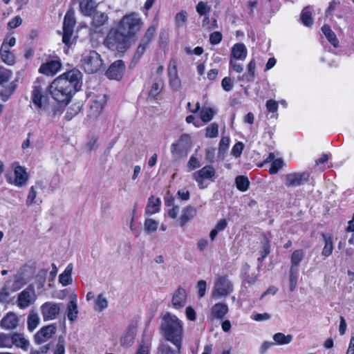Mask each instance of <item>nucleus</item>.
Segmentation results:
<instances>
[{
	"instance_id": "63",
	"label": "nucleus",
	"mask_w": 354,
	"mask_h": 354,
	"mask_svg": "<svg viewBox=\"0 0 354 354\" xmlns=\"http://www.w3.org/2000/svg\"><path fill=\"white\" fill-rule=\"evenodd\" d=\"M266 106L269 112L274 113L278 110V103L275 100H269L266 102Z\"/></svg>"
},
{
	"instance_id": "41",
	"label": "nucleus",
	"mask_w": 354,
	"mask_h": 354,
	"mask_svg": "<svg viewBox=\"0 0 354 354\" xmlns=\"http://www.w3.org/2000/svg\"><path fill=\"white\" fill-rule=\"evenodd\" d=\"M235 183L237 189L241 192H245L250 186L248 178L244 176H239L235 179Z\"/></svg>"
},
{
	"instance_id": "5",
	"label": "nucleus",
	"mask_w": 354,
	"mask_h": 354,
	"mask_svg": "<svg viewBox=\"0 0 354 354\" xmlns=\"http://www.w3.org/2000/svg\"><path fill=\"white\" fill-rule=\"evenodd\" d=\"M81 63L87 73H97L103 65L100 54L95 50H86L82 55Z\"/></svg>"
},
{
	"instance_id": "7",
	"label": "nucleus",
	"mask_w": 354,
	"mask_h": 354,
	"mask_svg": "<svg viewBox=\"0 0 354 354\" xmlns=\"http://www.w3.org/2000/svg\"><path fill=\"white\" fill-rule=\"evenodd\" d=\"M31 98L39 114L48 111L49 108L48 97L44 95L43 88L38 79L34 82Z\"/></svg>"
},
{
	"instance_id": "15",
	"label": "nucleus",
	"mask_w": 354,
	"mask_h": 354,
	"mask_svg": "<svg viewBox=\"0 0 354 354\" xmlns=\"http://www.w3.org/2000/svg\"><path fill=\"white\" fill-rule=\"evenodd\" d=\"M310 176L307 171L290 173L285 176V185L287 187H298L306 183Z\"/></svg>"
},
{
	"instance_id": "51",
	"label": "nucleus",
	"mask_w": 354,
	"mask_h": 354,
	"mask_svg": "<svg viewBox=\"0 0 354 354\" xmlns=\"http://www.w3.org/2000/svg\"><path fill=\"white\" fill-rule=\"evenodd\" d=\"M156 33V28L153 26L149 27L146 31L145 35L143 36L140 43L145 44L147 46L151 41L153 37H154Z\"/></svg>"
},
{
	"instance_id": "54",
	"label": "nucleus",
	"mask_w": 354,
	"mask_h": 354,
	"mask_svg": "<svg viewBox=\"0 0 354 354\" xmlns=\"http://www.w3.org/2000/svg\"><path fill=\"white\" fill-rule=\"evenodd\" d=\"M196 11L200 15H205L206 13L209 12L211 10V8L207 5L206 3L203 1H200L196 6Z\"/></svg>"
},
{
	"instance_id": "55",
	"label": "nucleus",
	"mask_w": 354,
	"mask_h": 354,
	"mask_svg": "<svg viewBox=\"0 0 354 354\" xmlns=\"http://www.w3.org/2000/svg\"><path fill=\"white\" fill-rule=\"evenodd\" d=\"M270 241L266 238H265L264 241L263 242V244H262V247H261V261L263 260V259L268 254H269V253H270ZM259 260H260V259H259Z\"/></svg>"
},
{
	"instance_id": "35",
	"label": "nucleus",
	"mask_w": 354,
	"mask_h": 354,
	"mask_svg": "<svg viewBox=\"0 0 354 354\" xmlns=\"http://www.w3.org/2000/svg\"><path fill=\"white\" fill-rule=\"evenodd\" d=\"M92 26L95 28L101 27L107 23L109 17L105 12L96 11L93 12Z\"/></svg>"
},
{
	"instance_id": "25",
	"label": "nucleus",
	"mask_w": 354,
	"mask_h": 354,
	"mask_svg": "<svg viewBox=\"0 0 354 354\" xmlns=\"http://www.w3.org/2000/svg\"><path fill=\"white\" fill-rule=\"evenodd\" d=\"M322 239L324 240V245L322 251V257L326 258L332 254L334 245L333 241V237L330 234H322Z\"/></svg>"
},
{
	"instance_id": "11",
	"label": "nucleus",
	"mask_w": 354,
	"mask_h": 354,
	"mask_svg": "<svg viewBox=\"0 0 354 354\" xmlns=\"http://www.w3.org/2000/svg\"><path fill=\"white\" fill-rule=\"evenodd\" d=\"M216 171L213 166L206 165L200 170L193 174V178L197 182L200 189H204L206 186L204 181L209 180L214 182L215 180Z\"/></svg>"
},
{
	"instance_id": "17",
	"label": "nucleus",
	"mask_w": 354,
	"mask_h": 354,
	"mask_svg": "<svg viewBox=\"0 0 354 354\" xmlns=\"http://www.w3.org/2000/svg\"><path fill=\"white\" fill-rule=\"evenodd\" d=\"M168 76L171 87L178 91L181 87V81L178 76L177 64L175 60L171 59L168 66Z\"/></svg>"
},
{
	"instance_id": "9",
	"label": "nucleus",
	"mask_w": 354,
	"mask_h": 354,
	"mask_svg": "<svg viewBox=\"0 0 354 354\" xmlns=\"http://www.w3.org/2000/svg\"><path fill=\"white\" fill-rule=\"evenodd\" d=\"M6 182L17 187H23L28 183L29 175L24 167L15 166L13 171L6 172L5 174Z\"/></svg>"
},
{
	"instance_id": "36",
	"label": "nucleus",
	"mask_w": 354,
	"mask_h": 354,
	"mask_svg": "<svg viewBox=\"0 0 354 354\" xmlns=\"http://www.w3.org/2000/svg\"><path fill=\"white\" fill-rule=\"evenodd\" d=\"M322 32L328 39V41L334 46L337 47L338 40L336 37L335 32L331 30L329 26L324 25L322 28Z\"/></svg>"
},
{
	"instance_id": "50",
	"label": "nucleus",
	"mask_w": 354,
	"mask_h": 354,
	"mask_svg": "<svg viewBox=\"0 0 354 354\" xmlns=\"http://www.w3.org/2000/svg\"><path fill=\"white\" fill-rule=\"evenodd\" d=\"M187 21V12L185 10L177 13L175 17V24L178 28L183 27L185 25Z\"/></svg>"
},
{
	"instance_id": "34",
	"label": "nucleus",
	"mask_w": 354,
	"mask_h": 354,
	"mask_svg": "<svg viewBox=\"0 0 354 354\" xmlns=\"http://www.w3.org/2000/svg\"><path fill=\"white\" fill-rule=\"evenodd\" d=\"M39 189V185H32L30 187L27 198L26 200V204L27 206H30L32 204L38 203L41 201L37 198L38 194V190Z\"/></svg>"
},
{
	"instance_id": "60",
	"label": "nucleus",
	"mask_w": 354,
	"mask_h": 354,
	"mask_svg": "<svg viewBox=\"0 0 354 354\" xmlns=\"http://www.w3.org/2000/svg\"><path fill=\"white\" fill-rule=\"evenodd\" d=\"M221 86L225 91H230L233 88V83L229 77H225L221 82Z\"/></svg>"
},
{
	"instance_id": "3",
	"label": "nucleus",
	"mask_w": 354,
	"mask_h": 354,
	"mask_svg": "<svg viewBox=\"0 0 354 354\" xmlns=\"http://www.w3.org/2000/svg\"><path fill=\"white\" fill-rule=\"evenodd\" d=\"M104 44L111 50L124 53L129 47V37L119 28L111 30L106 37Z\"/></svg>"
},
{
	"instance_id": "40",
	"label": "nucleus",
	"mask_w": 354,
	"mask_h": 354,
	"mask_svg": "<svg viewBox=\"0 0 354 354\" xmlns=\"http://www.w3.org/2000/svg\"><path fill=\"white\" fill-rule=\"evenodd\" d=\"M227 226V222L225 219H221L216 225L215 227L212 229L209 233V237L212 241H214L218 234V232L224 230Z\"/></svg>"
},
{
	"instance_id": "37",
	"label": "nucleus",
	"mask_w": 354,
	"mask_h": 354,
	"mask_svg": "<svg viewBox=\"0 0 354 354\" xmlns=\"http://www.w3.org/2000/svg\"><path fill=\"white\" fill-rule=\"evenodd\" d=\"M159 223L152 218H146L144 223V229L145 232L150 235L156 232Z\"/></svg>"
},
{
	"instance_id": "30",
	"label": "nucleus",
	"mask_w": 354,
	"mask_h": 354,
	"mask_svg": "<svg viewBox=\"0 0 354 354\" xmlns=\"http://www.w3.org/2000/svg\"><path fill=\"white\" fill-rule=\"evenodd\" d=\"M247 49L243 44H236L232 49V56L234 59L245 60L247 57Z\"/></svg>"
},
{
	"instance_id": "33",
	"label": "nucleus",
	"mask_w": 354,
	"mask_h": 354,
	"mask_svg": "<svg viewBox=\"0 0 354 354\" xmlns=\"http://www.w3.org/2000/svg\"><path fill=\"white\" fill-rule=\"evenodd\" d=\"M255 68H256V63L254 59H252L248 65V73L245 74H243L241 76L238 77V80L239 81H246L248 82H253L254 80V75H255Z\"/></svg>"
},
{
	"instance_id": "47",
	"label": "nucleus",
	"mask_w": 354,
	"mask_h": 354,
	"mask_svg": "<svg viewBox=\"0 0 354 354\" xmlns=\"http://www.w3.org/2000/svg\"><path fill=\"white\" fill-rule=\"evenodd\" d=\"M12 347V335L0 333V348H10Z\"/></svg>"
},
{
	"instance_id": "23",
	"label": "nucleus",
	"mask_w": 354,
	"mask_h": 354,
	"mask_svg": "<svg viewBox=\"0 0 354 354\" xmlns=\"http://www.w3.org/2000/svg\"><path fill=\"white\" fill-rule=\"evenodd\" d=\"M97 3L95 0H80V9L85 16H91L95 12Z\"/></svg>"
},
{
	"instance_id": "24",
	"label": "nucleus",
	"mask_w": 354,
	"mask_h": 354,
	"mask_svg": "<svg viewBox=\"0 0 354 354\" xmlns=\"http://www.w3.org/2000/svg\"><path fill=\"white\" fill-rule=\"evenodd\" d=\"M77 295H73L71 297V301L67 305V317L71 322H73L77 318Z\"/></svg>"
},
{
	"instance_id": "4",
	"label": "nucleus",
	"mask_w": 354,
	"mask_h": 354,
	"mask_svg": "<svg viewBox=\"0 0 354 354\" xmlns=\"http://www.w3.org/2000/svg\"><path fill=\"white\" fill-rule=\"evenodd\" d=\"M142 25V21L139 15L132 12L122 18L118 28L131 38L140 30Z\"/></svg>"
},
{
	"instance_id": "2",
	"label": "nucleus",
	"mask_w": 354,
	"mask_h": 354,
	"mask_svg": "<svg viewBox=\"0 0 354 354\" xmlns=\"http://www.w3.org/2000/svg\"><path fill=\"white\" fill-rule=\"evenodd\" d=\"M160 329L165 339L171 342L180 353L184 333L183 322L176 315L167 313L162 317Z\"/></svg>"
},
{
	"instance_id": "31",
	"label": "nucleus",
	"mask_w": 354,
	"mask_h": 354,
	"mask_svg": "<svg viewBox=\"0 0 354 354\" xmlns=\"http://www.w3.org/2000/svg\"><path fill=\"white\" fill-rule=\"evenodd\" d=\"M228 306L224 303H217L214 304L211 312L212 315L217 319H223L225 315L228 313Z\"/></svg>"
},
{
	"instance_id": "52",
	"label": "nucleus",
	"mask_w": 354,
	"mask_h": 354,
	"mask_svg": "<svg viewBox=\"0 0 354 354\" xmlns=\"http://www.w3.org/2000/svg\"><path fill=\"white\" fill-rule=\"evenodd\" d=\"M283 162L281 159H276L274 160L272 164L271 167L269 169V173L270 174H277L279 169H281L283 167Z\"/></svg>"
},
{
	"instance_id": "18",
	"label": "nucleus",
	"mask_w": 354,
	"mask_h": 354,
	"mask_svg": "<svg viewBox=\"0 0 354 354\" xmlns=\"http://www.w3.org/2000/svg\"><path fill=\"white\" fill-rule=\"evenodd\" d=\"M55 332L56 326L54 324L42 327L35 335V342L38 344L44 343L50 339Z\"/></svg>"
},
{
	"instance_id": "13",
	"label": "nucleus",
	"mask_w": 354,
	"mask_h": 354,
	"mask_svg": "<svg viewBox=\"0 0 354 354\" xmlns=\"http://www.w3.org/2000/svg\"><path fill=\"white\" fill-rule=\"evenodd\" d=\"M61 59L56 57L42 63L38 70L39 73L46 76L53 77L61 71Z\"/></svg>"
},
{
	"instance_id": "20",
	"label": "nucleus",
	"mask_w": 354,
	"mask_h": 354,
	"mask_svg": "<svg viewBox=\"0 0 354 354\" xmlns=\"http://www.w3.org/2000/svg\"><path fill=\"white\" fill-rule=\"evenodd\" d=\"M186 301V290L184 288L179 287L173 294L171 298L172 306L176 309H180L185 306Z\"/></svg>"
},
{
	"instance_id": "38",
	"label": "nucleus",
	"mask_w": 354,
	"mask_h": 354,
	"mask_svg": "<svg viewBox=\"0 0 354 354\" xmlns=\"http://www.w3.org/2000/svg\"><path fill=\"white\" fill-rule=\"evenodd\" d=\"M40 319L37 313L30 312L28 317L27 324L29 330H34L39 325Z\"/></svg>"
},
{
	"instance_id": "45",
	"label": "nucleus",
	"mask_w": 354,
	"mask_h": 354,
	"mask_svg": "<svg viewBox=\"0 0 354 354\" xmlns=\"http://www.w3.org/2000/svg\"><path fill=\"white\" fill-rule=\"evenodd\" d=\"M216 111L212 108H203L200 112V117L203 122L207 123L210 122Z\"/></svg>"
},
{
	"instance_id": "57",
	"label": "nucleus",
	"mask_w": 354,
	"mask_h": 354,
	"mask_svg": "<svg viewBox=\"0 0 354 354\" xmlns=\"http://www.w3.org/2000/svg\"><path fill=\"white\" fill-rule=\"evenodd\" d=\"M22 23V19L19 16H16L8 23V28L10 30L16 28Z\"/></svg>"
},
{
	"instance_id": "21",
	"label": "nucleus",
	"mask_w": 354,
	"mask_h": 354,
	"mask_svg": "<svg viewBox=\"0 0 354 354\" xmlns=\"http://www.w3.org/2000/svg\"><path fill=\"white\" fill-rule=\"evenodd\" d=\"M136 335V326L130 324L120 338L121 345L126 347L131 346L133 344Z\"/></svg>"
},
{
	"instance_id": "39",
	"label": "nucleus",
	"mask_w": 354,
	"mask_h": 354,
	"mask_svg": "<svg viewBox=\"0 0 354 354\" xmlns=\"http://www.w3.org/2000/svg\"><path fill=\"white\" fill-rule=\"evenodd\" d=\"M292 335H285L282 333H277L273 335V339L277 344L285 345L288 344L292 340Z\"/></svg>"
},
{
	"instance_id": "64",
	"label": "nucleus",
	"mask_w": 354,
	"mask_h": 354,
	"mask_svg": "<svg viewBox=\"0 0 354 354\" xmlns=\"http://www.w3.org/2000/svg\"><path fill=\"white\" fill-rule=\"evenodd\" d=\"M222 39V35L220 32H214L210 35L209 41L212 44H218Z\"/></svg>"
},
{
	"instance_id": "56",
	"label": "nucleus",
	"mask_w": 354,
	"mask_h": 354,
	"mask_svg": "<svg viewBox=\"0 0 354 354\" xmlns=\"http://www.w3.org/2000/svg\"><path fill=\"white\" fill-rule=\"evenodd\" d=\"M16 44V39L14 37H6L1 46V48L6 47V49H10Z\"/></svg>"
},
{
	"instance_id": "26",
	"label": "nucleus",
	"mask_w": 354,
	"mask_h": 354,
	"mask_svg": "<svg viewBox=\"0 0 354 354\" xmlns=\"http://www.w3.org/2000/svg\"><path fill=\"white\" fill-rule=\"evenodd\" d=\"M0 58L1 62L7 66H14L16 63V57L14 53L10 49H6V47H0Z\"/></svg>"
},
{
	"instance_id": "46",
	"label": "nucleus",
	"mask_w": 354,
	"mask_h": 354,
	"mask_svg": "<svg viewBox=\"0 0 354 354\" xmlns=\"http://www.w3.org/2000/svg\"><path fill=\"white\" fill-rule=\"evenodd\" d=\"M163 87V82L159 80L153 83L151 89L149 92V97L151 98L156 97L161 92Z\"/></svg>"
},
{
	"instance_id": "62",
	"label": "nucleus",
	"mask_w": 354,
	"mask_h": 354,
	"mask_svg": "<svg viewBox=\"0 0 354 354\" xmlns=\"http://www.w3.org/2000/svg\"><path fill=\"white\" fill-rule=\"evenodd\" d=\"M159 354H175L171 348L167 344H161L158 347Z\"/></svg>"
},
{
	"instance_id": "43",
	"label": "nucleus",
	"mask_w": 354,
	"mask_h": 354,
	"mask_svg": "<svg viewBox=\"0 0 354 354\" xmlns=\"http://www.w3.org/2000/svg\"><path fill=\"white\" fill-rule=\"evenodd\" d=\"M108 306V301L104 295L101 293L97 295L95 301V309L98 312H102Z\"/></svg>"
},
{
	"instance_id": "53",
	"label": "nucleus",
	"mask_w": 354,
	"mask_h": 354,
	"mask_svg": "<svg viewBox=\"0 0 354 354\" xmlns=\"http://www.w3.org/2000/svg\"><path fill=\"white\" fill-rule=\"evenodd\" d=\"M147 46L140 43L133 57V62H138L145 52Z\"/></svg>"
},
{
	"instance_id": "22",
	"label": "nucleus",
	"mask_w": 354,
	"mask_h": 354,
	"mask_svg": "<svg viewBox=\"0 0 354 354\" xmlns=\"http://www.w3.org/2000/svg\"><path fill=\"white\" fill-rule=\"evenodd\" d=\"M19 318L17 315L12 312L7 313L1 320L0 326L6 330H12L17 327Z\"/></svg>"
},
{
	"instance_id": "12",
	"label": "nucleus",
	"mask_w": 354,
	"mask_h": 354,
	"mask_svg": "<svg viewBox=\"0 0 354 354\" xmlns=\"http://www.w3.org/2000/svg\"><path fill=\"white\" fill-rule=\"evenodd\" d=\"M63 304L47 301L41 306V313L44 320H53L59 314Z\"/></svg>"
},
{
	"instance_id": "59",
	"label": "nucleus",
	"mask_w": 354,
	"mask_h": 354,
	"mask_svg": "<svg viewBox=\"0 0 354 354\" xmlns=\"http://www.w3.org/2000/svg\"><path fill=\"white\" fill-rule=\"evenodd\" d=\"M243 144L241 142L236 143L232 149V153L236 158L239 157L243 149Z\"/></svg>"
},
{
	"instance_id": "8",
	"label": "nucleus",
	"mask_w": 354,
	"mask_h": 354,
	"mask_svg": "<svg viewBox=\"0 0 354 354\" xmlns=\"http://www.w3.org/2000/svg\"><path fill=\"white\" fill-rule=\"evenodd\" d=\"M192 146L191 137L184 133L179 139L171 145V153L176 159H181L187 156Z\"/></svg>"
},
{
	"instance_id": "16",
	"label": "nucleus",
	"mask_w": 354,
	"mask_h": 354,
	"mask_svg": "<svg viewBox=\"0 0 354 354\" xmlns=\"http://www.w3.org/2000/svg\"><path fill=\"white\" fill-rule=\"evenodd\" d=\"M106 102V95L104 94L99 95L95 99L91 100L89 106L88 116L90 118H95L98 117Z\"/></svg>"
},
{
	"instance_id": "27",
	"label": "nucleus",
	"mask_w": 354,
	"mask_h": 354,
	"mask_svg": "<svg viewBox=\"0 0 354 354\" xmlns=\"http://www.w3.org/2000/svg\"><path fill=\"white\" fill-rule=\"evenodd\" d=\"M160 204L161 201L159 198H155L153 196L149 197L145 208V215L151 216L158 212Z\"/></svg>"
},
{
	"instance_id": "29",
	"label": "nucleus",
	"mask_w": 354,
	"mask_h": 354,
	"mask_svg": "<svg viewBox=\"0 0 354 354\" xmlns=\"http://www.w3.org/2000/svg\"><path fill=\"white\" fill-rule=\"evenodd\" d=\"M12 346L15 345L24 351H27L30 346V342L26 339L23 334L13 333L12 335Z\"/></svg>"
},
{
	"instance_id": "1",
	"label": "nucleus",
	"mask_w": 354,
	"mask_h": 354,
	"mask_svg": "<svg viewBox=\"0 0 354 354\" xmlns=\"http://www.w3.org/2000/svg\"><path fill=\"white\" fill-rule=\"evenodd\" d=\"M82 77V73L76 69L59 75L48 86L52 97L59 103L68 104L72 94L77 91Z\"/></svg>"
},
{
	"instance_id": "28",
	"label": "nucleus",
	"mask_w": 354,
	"mask_h": 354,
	"mask_svg": "<svg viewBox=\"0 0 354 354\" xmlns=\"http://www.w3.org/2000/svg\"><path fill=\"white\" fill-rule=\"evenodd\" d=\"M196 215V209L192 206H187L183 209L182 214L179 218L180 225L184 226L188 221L192 220Z\"/></svg>"
},
{
	"instance_id": "32",
	"label": "nucleus",
	"mask_w": 354,
	"mask_h": 354,
	"mask_svg": "<svg viewBox=\"0 0 354 354\" xmlns=\"http://www.w3.org/2000/svg\"><path fill=\"white\" fill-rule=\"evenodd\" d=\"M73 269V266L72 263H69L64 271L59 274V281L62 284L63 286H66L69 284L72 283V271Z\"/></svg>"
},
{
	"instance_id": "49",
	"label": "nucleus",
	"mask_w": 354,
	"mask_h": 354,
	"mask_svg": "<svg viewBox=\"0 0 354 354\" xmlns=\"http://www.w3.org/2000/svg\"><path fill=\"white\" fill-rule=\"evenodd\" d=\"M304 257V251L302 249L294 251L290 257L291 264L299 265Z\"/></svg>"
},
{
	"instance_id": "19",
	"label": "nucleus",
	"mask_w": 354,
	"mask_h": 354,
	"mask_svg": "<svg viewBox=\"0 0 354 354\" xmlns=\"http://www.w3.org/2000/svg\"><path fill=\"white\" fill-rule=\"evenodd\" d=\"M124 70L123 61L117 60L114 62L106 72V76L111 80H119L122 76Z\"/></svg>"
},
{
	"instance_id": "6",
	"label": "nucleus",
	"mask_w": 354,
	"mask_h": 354,
	"mask_svg": "<svg viewBox=\"0 0 354 354\" xmlns=\"http://www.w3.org/2000/svg\"><path fill=\"white\" fill-rule=\"evenodd\" d=\"M233 290V283L227 276H218L214 281L212 297L216 299L227 297Z\"/></svg>"
},
{
	"instance_id": "42",
	"label": "nucleus",
	"mask_w": 354,
	"mask_h": 354,
	"mask_svg": "<svg viewBox=\"0 0 354 354\" xmlns=\"http://www.w3.org/2000/svg\"><path fill=\"white\" fill-rule=\"evenodd\" d=\"M301 19L302 23L307 27H310L313 25V18L311 13V8L310 7H306L302 10L301 15Z\"/></svg>"
},
{
	"instance_id": "48",
	"label": "nucleus",
	"mask_w": 354,
	"mask_h": 354,
	"mask_svg": "<svg viewBox=\"0 0 354 354\" xmlns=\"http://www.w3.org/2000/svg\"><path fill=\"white\" fill-rule=\"evenodd\" d=\"M218 135V124L216 122L212 123L205 129V136L209 138L217 137Z\"/></svg>"
},
{
	"instance_id": "44",
	"label": "nucleus",
	"mask_w": 354,
	"mask_h": 354,
	"mask_svg": "<svg viewBox=\"0 0 354 354\" xmlns=\"http://www.w3.org/2000/svg\"><path fill=\"white\" fill-rule=\"evenodd\" d=\"M12 76V71L11 70L8 69L3 66H0V85L3 86L9 82Z\"/></svg>"
},
{
	"instance_id": "58",
	"label": "nucleus",
	"mask_w": 354,
	"mask_h": 354,
	"mask_svg": "<svg viewBox=\"0 0 354 354\" xmlns=\"http://www.w3.org/2000/svg\"><path fill=\"white\" fill-rule=\"evenodd\" d=\"M251 317L252 319H254L257 322H263V321L269 320L270 319L271 316L270 314H268L267 313H264L253 314V315H252Z\"/></svg>"
},
{
	"instance_id": "14",
	"label": "nucleus",
	"mask_w": 354,
	"mask_h": 354,
	"mask_svg": "<svg viewBox=\"0 0 354 354\" xmlns=\"http://www.w3.org/2000/svg\"><path fill=\"white\" fill-rule=\"evenodd\" d=\"M35 299L36 295L34 288L28 287L18 295L17 304L20 309H25L33 304Z\"/></svg>"
},
{
	"instance_id": "61",
	"label": "nucleus",
	"mask_w": 354,
	"mask_h": 354,
	"mask_svg": "<svg viewBox=\"0 0 354 354\" xmlns=\"http://www.w3.org/2000/svg\"><path fill=\"white\" fill-rule=\"evenodd\" d=\"M206 281L204 280H200L197 283L198 294L200 298L203 297L205 295L206 292Z\"/></svg>"
},
{
	"instance_id": "10",
	"label": "nucleus",
	"mask_w": 354,
	"mask_h": 354,
	"mask_svg": "<svg viewBox=\"0 0 354 354\" xmlns=\"http://www.w3.org/2000/svg\"><path fill=\"white\" fill-rule=\"evenodd\" d=\"M75 24L74 12L73 10H68L64 19L62 36V41L68 46L73 44L72 36Z\"/></svg>"
}]
</instances>
